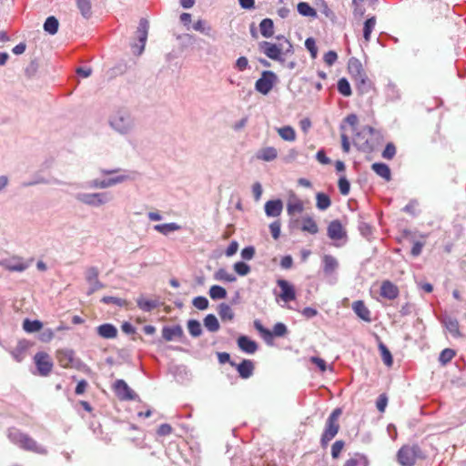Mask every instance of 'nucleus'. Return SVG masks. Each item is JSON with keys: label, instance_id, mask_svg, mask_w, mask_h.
I'll return each instance as SVG.
<instances>
[{"label": "nucleus", "instance_id": "obj_52", "mask_svg": "<svg viewBox=\"0 0 466 466\" xmlns=\"http://www.w3.org/2000/svg\"><path fill=\"white\" fill-rule=\"evenodd\" d=\"M455 356V351L451 349H445L443 350L440 356H439V361L442 365H446L448 362H450L453 357Z\"/></svg>", "mask_w": 466, "mask_h": 466}, {"label": "nucleus", "instance_id": "obj_17", "mask_svg": "<svg viewBox=\"0 0 466 466\" xmlns=\"http://www.w3.org/2000/svg\"><path fill=\"white\" fill-rule=\"evenodd\" d=\"M328 237L332 240H340L346 237V232L339 220H332L327 228Z\"/></svg>", "mask_w": 466, "mask_h": 466}, {"label": "nucleus", "instance_id": "obj_64", "mask_svg": "<svg viewBox=\"0 0 466 466\" xmlns=\"http://www.w3.org/2000/svg\"><path fill=\"white\" fill-rule=\"evenodd\" d=\"M344 447L343 441H336L331 446V456L336 459L339 456L342 449Z\"/></svg>", "mask_w": 466, "mask_h": 466}, {"label": "nucleus", "instance_id": "obj_58", "mask_svg": "<svg viewBox=\"0 0 466 466\" xmlns=\"http://www.w3.org/2000/svg\"><path fill=\"white\" fill-rule=\"evenodd\" d=\"M271 332L273 337H284L288 333V328L284 323L278 322L274 325Z\"/></svg>", "mask_w": 466, "mask_h": 466}, {"label": "nucleus", "instance_id": "obj_63", "mask_svg": "<svg viewBox=\"0 0 466 466\" xmlns=\"http://www.w3.org/2000/svg\"><path fill=\"white\" fill-rule=\"evenodd\" d=\"M281 224L279 220L273 221L269 225V230L274 239H278L280 236Z\"/></svg>", "mask_w": 466, "mask_h": 466}, {"label": "nucleus", "instance_id": "obj_40", "mask_svg": "<svg viewBox=\"0 0 466 466\" xmlns=\"http://www.w3.org/2000/svg\"><path fill=\"white\" fill-rule=\"evenodd\" d=\"M278 134L285 141L292 142L296 139V132L290 126L278 128Z\"/></svg>", "mask_w": 466, "mask_h": 466}, {"label": "nucleus", "instance_id": "obj_41", "mask_svg": "<svg viewBox=\"0 0 466 466\" xmlns=\"http://www.w3.org/2000/svg\"><path fill=\"white\" fill-rule=\"evenodd\" d=\"M254 328L259 332V334L262 336V338L268 344L272 343V332L268 329L265 328L260 322V320L257 319L254 321Z\"/></svg>", "mask_w": 466, "mask_h": 466}, {"label": "nucleus", "instance_id": "obj_60", "mask_svg": "<svg viewBox=\"0 0 466 466\" xmlns=\"http://www.w3.org/2000/svg\"><path fill=\"white\" fill-rule=\"evenodd\" d=\"M359 230L361 236H363L366 238H369L372 235L371 226L364 221H360L359 223Z\"/></svg>", "mask_w": 466, "mask_h": 466}, {"label": "nucleus", "instance_id": "obj_9", "mask_svg": "<svg viewBox=\"0 0 466 466\" xmlns=\"http://www.w3.org/2000/svg\"><path fill=\"white\" fill-rule=\"evenodd\" d=\"M148 21L145 18H141L137 30L139 44H135L132 46L133 53L137 56L141 55L145 49L148 35Z\"/></svg>", "mask_w": 466, "mask_h": 466}, {"label": "nucleus", "instance_id": "obj_47", "mask_svg": "<svg viewBox=\"0 0 466 466\" xmlns=\"http://www.w3.org/2000/svg\"><path fill=\"white\" fill-rule=\"evenodd\" d=\"M304 206L301 200L296 199L289 201L287 205V212L289 216H293L296 213L299 214L303 211Z\"/></svg>", "mask_w": 466, "mask_h": 466}, {"label": "nucleus", "instance_id": "obj_34", "mask_svg": "<svg viewBox=\"0 0 466 466\" xmlns=\"http://www.w3.org/2000/svg\"><path fill=\"white\" fill-rule=\"evenodd\" d=\"M181 228V226L177 223L171 222L166 224H158L154 226V229L165 236H167L171 232L177 231Z\"/></svg>", "mask_w": 466, "mask_h": 466}, {"label": "nucleus", "instance_id": "obj_14", "mask_svg": "<svg viewBox=\"0 0 466 466\" xmlns=\"http://www.w3.org/2000/svg\"><path fill=\"white\" fill-rule=\"evenodd\" d=\"M277 285L280 289L279 298L285 303L296 299V290L294 286L286 279H278Z\"/></svg>", "mask_w": 466, "mask_h": 466}, {"label": "nucleus", "instance_id": "obj_38", "mask_svg": "<svg viewBox=\"0 0 466 466\" xmlns=\"http://www.w3.org/2000/svg\"><path fill=\"white\" fill-rule=\"evenodd\" d=\"M218 312L222 320H232L235 316L232 308L226 303H220L218 305Z\"/></svg>", "mask_w": 466, "mask_h": 466}, {"label": "nucleus", "instance_id": "obj_2", "mask_svg": "<svg viewBox=\"0 0 466 466\" xmlns=\"http://www.w3.org/2000/svg\"><path fill=\"white\" fill-rule=\"evenodd\" d=\"M109 127L116 133L126 136L135 128V119L127 109H119L114 112L108 119Z\"/></svg>", "mask_w": 466, "mask_h": 466}, {"label": "nucleus", "instance_id": "obj_5", "mask_svg": "<svg viewBox=\"0 0 466 466\" xmlns=\"http://www.w3.org/2000/svg\"><path fill=\"white\" fill-rule=\"evenodd\" d=\"M341 414L340 409H335L326 420L325 430L321 435L320 443L322 447H326L328 443L337 435L339 425V417Z\"/></svg>", "mask_w": 466, "mask_h": 466}, {"label": "nucleus", "instance_id": "obj_33", "mask_svg": "<svg viewBox=\"0 0 466 466\" xmlns=\"http://www.w3.org/2000/svg\"><path fill=\"white\" fill-rule=\"evenodd\" d=\"M301 230L315 235L319 232V227L311 217L307 216L302 218Z\"/></svg>", "mask_w": 466, "mask_h": 466}, {"label": "nucleus", "instance_id": "obj_25", "mask_svg": "<svg viewBox=\"0 0 466 466\" xmlns=\"http://www.w3.org/2000/svg\"><path fill=\"white\" fill-rule=\"evenodd\" d=\"M348 69L353 80L365 73L361 62L355 57L349 60Z\"/></svg>", "mask_w": 466, "mask_h": 466}, {"label": "nucleus", "instance_id": "obj_30", "mask_svg": "<svg viewBox=\"0 0 466 466\" xmlns=\"http://www.w3.org/2000/svg\"><path fill=\"white\" fill-rule=\"evenodd\" d=\"M371 169L380 177L386 181H390L391 178L390 169L388 165L384 163H374L371 166Z\"/></svg>", "mask_w": 466, "mask_h": 466}, {"label": "nucleus", "instance_id": "obj_37", "mask_svg": "<svg viewBox=\"0 0 466 466\" xmlns=\"http://www.w3.org/2000/svg\"><path fill=\"white\" fill-rule=\"evenodd\" d=\"M273 21L269 18L263 19L259 24V30L264 37H270L274 34Z\"/></svg>", "mask_w": 466, "mask_h": 466}, {"label": "nucleus", "instance_id": "obj_36", "mask_svg": "<svg viewBox=\"0 0 466 466\" xmlns=\"http://www.w3.org/2000/svg\"><path fill=\"white\" fill-rule=\"evenodd\" d=\"M369 461L367 457L360 453H356L350 459H348L344 466H368Z\"/></svg>", "mask_w": 466, "mask_h": 466}, {"label": "nucleus", "instance_id": "obj_11", "mask_svg": "<svg viewBox=\"0 0 466 466\" xmlns=\"http://www.w3.org/2000/svg\"><path fill=\"white\" fill-rule=\"evenodd\" d=\"M0 265L8 271L23 272L29 267V263L19 257H13L0 261Z\"/></svg>", "mask_w": 466, "mask_h": 466}, {"label": "nucleus", "instance_id": "obj_13", "mask_svg": "<svg viewBox=\"0 0 466 466\" xmlns=\"http://www.w3.org/2000/svg\"><path fill=\"white\" fill-rule=\"evenodd\" d=\"M34 360L40 375L47 376L51 372L53 363L50 360L48 354L42 351L37 352L35 355Z\"/></svg>", "mask_w": 466, "mask_h": 466}, {"label": "nucleus", "instance_id": "obj_12", "mask_svg": "<svg viewBox=\"0 0 466 466\" xmlns=\"http://www.w3.org/2000/svg\"><path fill=\"white\" fill-rule=\"evenodd\" d=\"M99 271L96 267H89L86 269V280L89 284L88 294L104 288V284L98 279Z\"/></svg>", "mask_w": 466, "mask_h": 466}, {"label": "nucleus", "instance_id": "obj_53", "mask_svg": "<svg viewBox=\"0 0 466 466\" xmlns=\"http://www.w3.org/2000/svg\"><path fill=\"white\" fill-rule=\"evenodd\" d=\"M233 268L236 273L239 276H247L250 272V267L243 261L236 262Z\"/></svg>", "mask_w": 466, "mask_h": 466}, {"label": "nucleus", "instance_id": "obj_43", "mask_svg": "<svg viewBox=\"0 0 466 466\" xmlns=\"http://www.w3.org/2000/svg\"><path fill=\"white\" fill-rule=\"evenodd\" d=\"M299 15L307 17H317V11L306 2H300L297 5Z\"/></svg>", "mask_w": 466, "mask_h": 466}, {"label": "nucleus", "instance_id": "obj_31", "mask_svg": "<svg viewBox=\"0 0 466 466\" xmlns=\"http://www.w3.org/2000/svg\"><path fill=\"white\" fill-rule=\"evenodd\" d=\"M77 9L85 19H89L92 15L91 0H75Z\"/></svg>", "mask_w": 466, "mask_h": 466}, {"label": "nucleus", "instance_id": "obj_3", "mask_svg": "<svg viewBox=\"0 0 466 466\" xmlns=\"http://www.w3.org/2000/svg\"><path fill=\"white\" fill-rule=\"evenodd\" d=\"M8 439L12 443L21 449L30 451L38 454H46L47 451L45 447L39 445L33 438L21 431L11 428L8 430Z\"/></svg>", "mask_w": 466, "mask_h": 466}, {"label": "nucleus", "instance_id": "obj_57", "mask_svg": "<svg viewBox=\"0 0 466 466\" xmlns=\"http://www.w3.org/2000/svg\"><path fill=\"white\" fill-rule=\"evenodd\" d=\"M386 96L390 100H395L400 97L399 90L393 83H389L386 86Z\"/></svg>", "mask_w": 466, "mask_h": 466}, {"label": "nucleus", "instance_id": "obj_8", "mask_svg": "<svg viewBox=\"0 0 466 466\" xmlns=\"http://www.w3.org/2000/svg\"><path fill=\"white\" fill-rule=\"evenodd\" d=\"M278 77L272 71H263L261 76L256 81L255 88L262 95L268 94L273 88Z\"/></svg>", "mask_w": 466, "mask_h": 466}, {"label": "nucleus", "instance_id": "obj_28", "mask_svg": "<svg viewBox=\"0 0 466 466\" xmlns=\"http://www.w3.org/2000/svg\"><path fill=\"white\" fill-rule=\"evenodd\" d=\"M192 29L207 36H213L214 30L210 24L203 19H198L192 25Z\"/></svg>", "mask_w": 466, "mask_h": 466}, {"label": "nucleus", "instance_id": "obj_24", "mask_svg": "<svg viewBox=\"0 0 466 466\" xmlns=\"http://www.w3.org/2000/svg\"><path fill=\"white\" fill-rule=\"evenodd\" d=\"M183 334V329L179 325L164 327L162 329V337L167 341H171L176 338H181Z\"/></svg>", "mask_w": 466, "mask_h": 466}, {"label": "nucleus", "instance_id": "obj_1", "mask_svg": "<svg viewBox=\"0 0 466 466\" xmlns=\"http://www.w3.org/2000/svg\"><path fill=\"white\" fill-rule=\"evenodd\" d=\"M100 173L102 175H106V176L117 174V173H119V174L115 177H108V178H104V179L95 178V179L89 180V181L86 182L85 184H83L81 186V187L90 188V189H92V188L105 189V188H108V187H114L118 184H121L127 180H135L138 176V173L137 171L121 170L119 168H116V169L102 168V169H100Z\"/></svg>", "mask_w": 466, "mask_h": 466}, {"label": "nucleus", "instance_id": "obj_22", "mask_svg": "<svg viewBox=\"0 0 466 466\" xmlns=\"http://www.w3.org/2000/svg\"><path fill=\"white\" fill-rule=\"evenodd\" d=\"M238 345L242 351L248 354H253L258 350L256 341L244 335L238 339Z\"/></svg>", "mask_w": 466, "mask_h": 466}, {"label": "nucleus", "instance_id": "obj_19", "mask_svg": "<svg viewBox=\"0 0 466 466\" xmlns=\"http://www.w3.org/2000/svg\"><path fill=\"white\" fill-rule=\"evenodd\" d=\"M399 289L398 287L393 284L390 280H385L382 282L380 286V296L388 299H394L399 296Z\"/></svg>", "mask_w": 466, "mask_h": 466}, {"label": "nucleus", "instance_id": "obj_45", "mask_svg": "<svg viewBox=\"0 0 466 466\" xmlns=\"http://www.w3.org/2000/svg\"><path fill=\"white\" fill-rule=\"evenodd\" d=\"M43 327V323L40 320H30L28 319H25L23 322V329L28 332L33 333L39 331Z\"/></svg>", "mask_w": 466, "mask_h": 466}, {"label": "nucleus", "instance_id": "obj_26", "mask_svg": "<svg viewBox=\"0 0 466 466\" xmlns=\"http://www.w3.org/2000/svg\"><path fill=\"white\" fill-rule=\"evenodd\" d=\"M354 82L360 94H367L372 88V82L367 76L366 73L361 75V76L355 78Z\"/></svg>", "mask_w": 466, "mask_h": 466}, {"label": "nucleus", "instance_id": "obj_29", "mask_svg": "<svg viewBox=\"0 0 466 466\" xmlns=\"http://www.w3.org/2000/svg\"><path fill=\"white\" fill-rule=\"evenodd\" d=\"M137 307L144 312H150L158 307L157 299H147L143 296L137 299Z\"/></svg>", "mask_w": 466, "mask_h": 466}, {"label": "nucleus", "instance_id": "obj_18", "mask_svg": "<svg viewBox=\"0 0 466 466\" xmlns=\"http://www.w3.org/2000/svg\"><path fill=\"white\" fill-rule=\"evenodd\" d=\"M265 213L267 217H279L283 210V202L280 199L268 200L265 204Z\"/></svg>", "mask_w": 466, "mask_h": 466}, {"label": "nucleus", "instance_id": "obj_10", "mask_svg": "<svg viewBox=\"0 0 466 466\" xmlns=\"http://www.w3.org/2000/svg\"><path fill=\"white\" fill-rule=\"evenodd\" d=\"M116 395L121 400H134L137 395L127 385L124 380H116L113 385Z\"/></svg>", "mask_w": 466, "mask_h": 466}, {"label": "nucleus", "instance_id": "obj_59", "mask_svg": "<svg viewBox=\"0 0 466 466\" xmlns=\"http://www.w3.org/2000/svg\"><path fill=\"white\" fill-rule=\"evenodd\" d=\"M305 46L310 53L312 58H316L318 55V48L315 43V40L311 37H309L305 41Z\"/></svg>", "mask_w": 466, "mask_h": 466}, {"label": "nucleus", "instance_id": "obj_20", "mask_svg": "<svg viewBox=\"0 0 466 466\" xmlns=\"http://www.w3.org/2000/svg\"><path fill=\"white\" fill-rule=\"evenodd\" d=\"M442 323H443L444 327L446 328V329L449 331V333L453 338L461 337V333L460 331V325H459V321L457 320V319L447 316V317L443 318Z\"/></svg>", "mask_w": 466, "mask_h": 466}, {"label": "nucleus", "instance_id": "obj_51", "mask_svg": "<svg viewBox=\"0 0 466 466\" xmlns=\"http://www.w3.org/2000/svg\"><path fill=\"white\" fill-rule=\"evenodd\" d=\"M338 91L344 96H350L351 95L350 82L345 77L338 81Z\"/></svg>", "mask_w": 466, "mask_h": 466}, {"label": "nucleus", "instance_id": "obj_54", "mask_svg": "<svg viewBox=\"0 0 466 466\" xmlns=\"http://www.w3.org/2000/svg\"><path fill=\"white\" fill-rule=\"evenodd\" d=\"M192 304L199 310H205L208 308L209 302L206 297L198 296L193 299Z\"/></svg>", "mask_w": 466, "mask_h": 466}, {"label": "nucleus", "instance_id": "obj_15", "mask_svg": "<svg viewBox=\"0 0 466 466\" xmlns=\"http://www.w3.org/2000/svg\"><path fill=\"white\" fill-rule=\"evenodd\" d=\"M56 358L59 365L63 368L75 367L78 362V360L75 359L74 350L69 349L57 350Z\"/></svg>", "mask_w": 466, "mask_h": 466}, {"label": "nucleus", "instance_id": "obj_7", "mask_svg": "<svg viewBox=\"0 0 466 466\" xmlns=\"http://www.w3.org/2000/svg\"><path fill=\"white\" fill-rule=\"evenodd\" d=\"M322 271L325 277L328 278L329 284H335L337 281L336 272L339 268L338 259L329 254H325L321 258Z\"/></svg>", "mask_w": 466, "mask_h": 466}, {"label": "nucleus", "instance_id": "obj_55", "mask_svg": "<svg viewBox=\"0 0 466 466\" xmlns=\"http://www.w3.org/2000/svg\"><path fill=\"white\" fill-rule=\"evenodd\" d=\"M101 301L105 304H115L118 307H126L127 301L125 299H122L120 298L112 297V296H105L102 298Z\"/></svg>", "mask_w": 466, "mask_h": 466}, {"label": "nucleus", "instance_id": "obj_16", "mask_svg": "<svg viewBox=\"0 0 466 466\" xmlns=\"http://www.w3.org/2000/svg\"><path fill=\"white\" fill-rule=\"evenodd\" d=\"M259 47L268 58L276 61L281 60V47L276 44L263 41L259 43Z\"/></svg>", "mask_w": 466, "mask_h": 466}, {"label": "nucleus", "instance_id": "obj_35", "mask_svg": "<svg viewBox=\"0 0 466 466\" xmlns=\"http://www.w3.org/2000/svg\"><path fill=\"white\" fill-rule=\"evenodd\" d=\"M214 279L218 281H224V282H235L237 280V278L234 274L229 273L226 268H218L214 273Z\"/></svg>", "mask_w": 466, "mask_h": 466}, {"label": "nucleus", "instance_id": "obj_44", "mask_svg": "<svg viewBox=\"0 0 466 466\" xmlns=\"http://www.w3.org/2000/svg\"><path fill=\"white\" fill-rule=\"evenodd\" d=\"M376 25V17L371 16L368 18L363 25V37L366 42H370V35Z\"/></svg>", "mask_w": 466, "mask_h": 466}, {"label": "nucleus", "instance_id": "obj_61", "mask_svg": "<svg viewBox=\"0 0 466 466\" xmlns=\"http://www.w3.org/2000/svg\"><path fill=\"white\" fill-rule=\"evenodd\" d=\"M396 154V147L392 143H388L382 152V157L385 159H392Z\"/></svg>", "mask_w": 466, "mask_h": 466}, {"label": "nucleus", "instance_id": "obj_6", "mask_svg": "<svg viewBox=\"0 0 466 466\" xmlns=\"http://www.w3.org/2000/svg\"><path fill=\"white\" fill-rule=\"evenodd\" d=\"M420 452V449L417 445L402 446L397 453L398 461L401 466H413Z\"/></svg>", "mask_w": 466, "mask_h": 466}, {"label": "nucleus", "instance_id": "obj_21", "mask_svg": "<svg viewBox=\"0 0 466 466\" xmlns=\"http://www.w3.org/2000/svg\"><path fill=\"white\" fill-rule=\"evenodd\" d=\"M352 309L355 312V314L361 319L367 322H370L371 320L370 311L366 307L362 300L354 301L352 304Z\"/></svg>", "mask_w": 466, "mask_h": 466}, {"label": "nucleus", "instance_id": "obj_49", "mask_svg": "<svg viewBox=\"0 0 466 466\" xmlns=\"http://www.w3.org/2000/svg\"><path fill=\"white\" fill-rule=\"evenodd\" d=\"M187 329L192 337H198L202 334L201 324L197 319H189L187 321Z\"/></svg>", "mask_w": 466, "mask_h": 466}, {"label": "nucleus", "instance_id": "obj_39", "mask_svg": "<svg viewBox=\"0 0 466 466\" xmlns=\"http://www.w3.org/2000/svg\"><path fill=\"white\" fill-rule=\"evenodd\" d=\"M59 27V22L57 18L51 15L48 16L44 23V30L49 35H55L57 33Z\"/></svg>", "mask_w": 466, "mask_h": 466}, {"label": "nucleus", "instance_id": "obj_50", "mask_svg": "<svg viewBox=\"0 0 466 466\" xmlns=\"http://www.w3.org/2000/svg\"><path fill=\"white\" fill-rule=\"evenodd\" d=\"M379 350L380 351L384 364L388 367H390L393 363V359L389 349L383 343H380Z\"/></svg>", "mask_w": 466, "mask_h": 466}, {"label": "nucleus", "instance_id": "obj_56", "mask_svg": "<svg viewBox=\"0 0 466 466\" xmlns=\"http://www.w3.org/2000/svg\"><path fill=\"white\" fill-rule=\"evenodd\" d=\"M339 189L341 195L347 196L350 193V181L346 178V177H340L339 179Z\"/></svg>", "mask_w": 466, "mask_h": 466}, {"label": "nucleus", "instance_id": "obj_32", "mask_svg": "<svg viewBox=\"0 0 466 466\" xmlns=\"http://www.w3.org/2000/svg\"><path fill=\"white\" fill-rule=\"evenodd\" d=\"M277 157L278 150L273 147H263L257 154V157L263 161H272L276 159Z\"/></svg>", "mask_w": 466, "mask_h": 466}, {"label": "nucleus", "instance_id": "obj_48", "mask_svg": "<svg viewBox=\"0 0 466 466\" xmlns=\"http://www.w3.org/2000/svg\"><path fill=\"white\" fill-rule=\"evenodd\" d=\"M317 208L320 210H326L331 205L329 197L325 193H318L316 196Z\"/></svg>", "mask_w": 466, "mask_h": 466}, {"label": "nucleus", "instance_id": "obj_27", "mask_svg": "<svg viewBox=\"0 0 466 466\" xmlns=\"http://www.w3.org/2000/svg\"><path fill=\"white\" fill-rule=\"evenodd\" d=\"M237 370L242 379H248L253 374V362L249 360H243L238 365H237Z\"/></svg>", "mask_w": 466, "mask_h": 466}, {"label": "nucleus", "instance_id": "obj_4", "mask_svg": "<svg viewBox=\"0 0 466 466\" xmlns=\"http://www.w3.org/2000/svg\"><path fill=\"white\" fill-rule=\"evenodd\" d=\"M74 198L78 202L91 208H99L112 200L111 194L106 191L92 193L77 192L74 195Z\"/></svg>", "mask_w": 466, "mask_h": 466}, {"label": "nucleus", "instance_id": "obj_42", "mask_svg": "<svg viewBox=\"0 0 466 466\" xmlns=\"http://www.w3.org/2000/svg\"><path fill=\"white\" fill-rule=\"evenodd\" d=\"M204 326L210 332H216L219 329V322L214 314H208L204 319Z\"/></svg>", "mask_w": 466, "mask_h": 466}, {"label": "nucleus", "instance_id": "obj_46", "mask_svg": "<svg viewBox=\"0 0 466 466\" xmlns=\"http://www.w3.org/2000/svg\"><path fill=\"white\" fill-rule=\"evenodd\" d=\"M208 294L214 300L222 299L227 297L226 289L218 285H213L210 287Z\"/></svg>", "mask_w": 466, "mask_h": 466}, {"label": "nucleus", "instance_id": "obj_23", "mask_svg": "<svg viewBox=\"0 0 466 466\" xmlns=\"http://www.w3.org/2000/svg\"><path fill=\"white\" fill-rule=\"evenodd\" d=\"M97 334L103 339H115L117 336L116 328L110 323L99 325L96 328Z\"/></svg>", "mask_w": 466, "mask_h": 466}, {"label": "nucleus", "instance_id": "obj_62", "mask_svg": "<svg viewBox=\"0 0 466 466\" xmlns=\"http://www.w3.org/2000/svg\"><path fill=\"white\" fill-rule=\"evenodd\" d=\"M388 404V397L385 393L380 394L376 401V407L380 412H384Z\"/></svg>", "mask_w": 466, "mask_h": 466}]
</instances>
